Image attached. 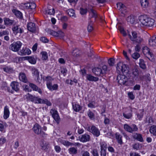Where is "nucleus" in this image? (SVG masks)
I'll use <instances>...</instances> for the list:
<instances>
[{"instance_id": "6e6552de", "label": "nucleus", "mask_w": 156, "mask_h": 156, "mask_svg": "<svg viewBox=\"0 0 156 156\" xmlns=\"http://www.w3.org/2000/svg\"><path fill=\"white\" fill-rule=\"evenodd\" d=\"M22 44V43L19 41L14 42L10 45L9 48L14 51H18L21 47Z\"/></svg>"}, {"instance_id": "680f3d73", "label": "nucleus", "mask_w": 156, "mask_h": 156, "mask_svg": "<svg viewBox=\"0 0 156 156\" xmlns=\"http://www.w3.org/2000/svg\"><path fill=\"white\" fill-rule=\"evenodd\" d=\"M67 70L66 68H63L61 69V73H62L64 76H65L67 73Z\"/></svg>"}, {"instance_id": "f257e3e1", "label": "nucleus", "mask_w": 156, "mask_h": 156, "mask_svg": "<svg viewBox=\"0 0 156 156\" xmlns=\"http://www.w3.org/2000/svg\"><path fill=\"white\" fill-rule=\"evenodd\" d=\"M139 20L140 25L144 26L151 27L154 23V20L147 15H141L139 16Z\"/></svg>"}, {"instance_id": "f3484780", "label": "nucleus", "mask_w": 156, "mask_h": 156, "mask_svg": "<svg viewBox=\"0 0 156 156\" xmlns=\"http://www.w3.org/2000/svg\"><path fill=\"white\" fill-rule=\"evenodd\" d=\"M80 140L83 142H85L90 140V136L88 134H85L82 135L81 137H79Z\"/></svg>"}, {"instance_id": "49530a36", "label": "nucleus", "mask_w": 156, "mask_h": 156, "mask_svg": "<svg viewBox=\"0 0 156 156\" xmlns=\"http://www.w3.org/2000/svg\"><path fill=\"white\" fill-rule=\"evenodd\" d=\"M49 144V143L48 142L45 141L43 142L42 144L41 145V147L44 150L48 149Z\"/></svg>"}, {"instance_id": "4d7b16f0", "label": "nucleus", "mask_w": 156, "mask_h": 156, "mask_svg": "<svg viewBox=\"0 0 156 156\" xmlns=\"http://www.w3.org/2000/svg\"><path fill=\"white\" fill-rule=\"evenodd\" d=\"M132 56L134 59H137L140 57V55L137 52H135L133 54Z\"/></svg>"}, {"instance_id": "864d4df0", "label": "nucleus", "mask_w": 156, "mask_h": 156, "mask_svg": "<svg viewBox=\"0 0 156 156\" xmlns=\"http://www.w3.org/2000/svg\"><path fill=\"white\" fill-rule=\"evenodd\" d=\"M107 145L105 142H102L101 144V150H106Z\"/></svg>"}, {"instance_id": "20e7f679", "label": "nucleus", "mask_w": 156, "mask_h": 156, "mask_svg": "<svg viewBox=\"0 0 156 156\" xmlns=\"http://www.w3.org/2000/svg\"><path fill=\"white\" fill-rule=\"evenodd\" d=\"M118 83L120 85H128V78L125 75L122 74L119 75L117 78Z\"/></svg>"}, {"instance_id": "0e129e2a", "label": "nucleus", "mask_w": 156, "mask_h": 156, "mask_svg": "<svg viewBox=\"0 0 156 156\" xmlns=\"http://www.w3.org/2000/svg\"><path fill=\"white\" fill-rule=\"evenodd\" d=\"M133 149L138 150L140 148V145L139 143H136L133 145Z\"/></svg>"}, {"instance_id": "ddd939ff", "label": "nucleus", "mask_w": 156, "mask_h": 156, "mask_svg": "<svg viewBox=\"0 0 156 156\" xmlns=\"http://www.w3.org/2000/svg\"><path fill=\"white\" fill-rule=\"evenodd\" d=\"M23 6L25 9H32L35 8L36 5L34 3L30 2L24 4Z\"/></svg>"}, {"instance_id": "e433bc0d", "label": "nucleus", "mask_w": 156, "mask_h": 156, "mask_svg": "<svg viewBox=\"0 0 156 156\" xmlns=\"http://www.w3.org/2000/svg\"><path fill=\"white\" fill-rule=\"evenodd\" d=\"M150 133L154 136H156V126H151L149 130Z\"/></svg>"}, {"instance_id": "393cba45", "label": "nucleus", "mask_w": 156, "mask_h": 156, "mask_svg": "<svg viewBox=\"0 0 156 156\" xmlns=\"http://www.w3.org/2000/svg\"><path fill=\"white\" fill-rule=\"evenodd\" d=\"M59 140L62 144L67 147H68L69 146H72L74 145L73 144L70 142L68 141L65 140L61 139H60Z\"/></svg>"}, {"instance_id": "cd10ccee", "label": "nucleus", "mask_w": 156, "mask_h": 156, "mask_svg": "<svg viewBox=\"0 0 156 156\" xmlns=\"http://www.w3.org/2000/svg\"><path fill=\"white\" fill-rule=\"evenodd\" d=\"M92 71L94 74L97 76H101L102 74L101 69L98 67H95L92 69Z\"/></svg>"}, {"instance_id": "69168bd1", "label": "nucleus", "mask_w": 156, "mask_h": 156, "mask_svg": "<svg viewBox=\"0 0 156 156\" xmlns=\"http://www.w3.org/2000/svg\"><path fill=\"white\" fill-rule=\"evenodd\" d=\"M9 34V32L8 30H4L1 33H0V36H2L3 35H8Z\"/></svg>"}, {"instance_id": "72a5a7b5", "label": "nucleus", "mask_w": 156, "mask_h": 156, "mask_svg": "<svg viewBox=\"0 0 156 156\" xmlns=\"http://www.w3.org/2000/svg\"><path fill=\"white\" fill-rule=\"evenodd\" d=\"M73 108L74 111L76 112H79L82 109V107L77 104H73Z\"/></svg>"}, {"instance_id": "09e8293b", "label": "nucleus", "mask_w": 156, "mask_h": 156, "mask_svg": "<svg viewBox=\"0 0 156 156\" xmlns=\"http://www.w3.org/2000/svg\"><path fill=\"white\" fill-rule=\"evenodd\" d=\"M108 63L110 66H112L115 63V59L113 58H111L108 61Z\"/></svg>"}, {"instance_id": "b1692460", "label": "nucleus", "mask_w": 156, "mask_h": 156, "mask_svg": "<svg viewBox=\"0 0 156 156\" xmlns=\"http://www.w3.org/2000/svg\"><path fill=\"white\" fill-rule=\"evenodd\" d=\"M9 111L8 106H5L4 108L3 117L5 119H7L9 116Z\"/></svg>"}, {"instance_id": "9d476101", "label": "nucleus", "mask_w": 156, "mask_h": 156, "mask_svg": "<svg viewBox=\"0 0 156 156\" xmlns=\"http://www.w3.org/2000/svg\"><path fill=\"white\" fill-rule=\"evenodd\" d=\"M116 68L117 71L119 73L121 72L123 73L127 70L126 65L121 62L118 63Z\"/></svg>"}, {"instance_id": "1a4fd4ad", "label": "nucleus", "mask_w": 156, "mask_h": 156, "mask_svg": "<svg viewBox=\"0 0 156 156\" xmlns=\"http://www.w3.org/2000/svg\"><path fill=\"white\" fill-rule=\"evenodd\" d=\"M51 77L49 76L46 77V79L48 81L47 83V87L50 90L52 91L54 90H56L58 88V85L56 84H54L53 85H52L50 81H48L49 80H51Z\"/></svg>"}, {"instance_id": "8fccbe9b", "label": "nucleus", "mask_w": 156, "mask_h": 156, "mask_svg": "<svg viewBox=\"0 0 156 156\" xmlns=\"http://www.w3.org/2000/svg\"><path fill=\"white\" fill-rule=\"evenodd\" d=\"M81 156H90L89 152L86 151H82L81 152Z\"/></svg>"}, {"instance_id": "58836bf2", "label": "nucleus", "mask_w": 156, "mask_h": 156, "mask_svg": "<svg viewBox=\"0 0 156 156\" xmlns=\"http://www.w3.org/2000/svg\"><path fill=\"white\" fill-rule=\"evenodd\" d=\"M93 29V23L90 20L89 21L88 23V25L87 27V30L89 32L91 31Z\"/></svg>"}, {"instance_id": "de8ad7c7", "label": "nucleus", "mask_w": 156, "mask_h": 156, "mask_svg": "<svg viewBox=\"0 0 156 156\" xmlns=\"http://www.w3.org/2000/svg\"><path fill=\"white\" fill-rule=\"evenodd\" d=\"M6 124L5 122L0 123V131L1 132L5 131V126Z\"/></svg>"}, {"instance_id": "c9c22d12", "label": "nucleus", "mask_w": 156, "mask_h": 156, "mask_svg": "<svg viewBox=\"0 0 156 156\" xmlns=\"http://www.w3.org/2000/svg\"><path fill=\"white\" fill-rule=\"evenodd\" d=\"M46 13L50 15H54L55 12L53 8H50L48 7L45 11Z\"/></svg>"}, {"instance_id": "2eb2a0df", "label": "nucleus", "mask_w": 156, "mask_h": 156, "mask_svg": "<svg viewBox=\"0 0 156 156\" xmlns=\"http://www.w3.org/2000/svg\"><path fill=\"white\" fill-rule=\"evenodd\" d=\"M116 5L117 8L122 12V13H124L126 12V7L122 3H118Z\"/></svg>"}, {"instance_id": "9b49d317", "label": "nucleus", "mask_w": 156, "mask_h": 156, "mask_svg": "<svg viewBox=\"0 0 156 156\" xmlns=\"http://www.w3.org/2000/svg\"><path fill=\"white\" fill-rule=\"evenodd\" d=\"M50 112L53 119L57 123H58L60 120V117L57 111L55 109H52L51 110Z\"/></svg>"}, {"instance_id": "ea45409f", "label": "nucleus", "mask_w": 156, "mask_h": 156, "mask_svg": "<svg viewBox=\"0 0 156 156\" xmlns=\"http://www.w3.org/2000/svg\"><path fill=\"white\" fill-rule=\"evenodd\" d=\"M28 60L30 63L32 64H34L36 62V59L34 57H28Z\"/></svg>"}, {"instance_id": "c756f323", "label": "nucleus", "mask_w": 156, "mask_h": 156, "mask_svg": "<svg viewBox=\"0 0 156 156\" xmlns=\"http://www.w3.org/2000/svg\"><path fill=\"white\" fill-rule=\"evenodd\" d=\"M69 153L73 156V155L76 154H77V149L74 147H71L68 149Z\"/></svg>"}, {"instance_id": "7ed1b4c3", "label": "nucleus", "mask_w": 156, "mask_h": 156, "mask_svg": "<svg viewBox=\"0 0 156 156\" xmlns=\"http://www.w3.org/2000/svg\"><path fill=\"white\" fill-rule=\"evenodd\" d=\"M132 36L130 34H129L128 36L130 40L134 43L140 44L143 41V38L140 36H138L136 32H132Z\"/></svg>"}, {"instance_id": "aec40b11", "label": "nucleus", "mask_w": 156, "mask_h": 156, "mask_svg": "<svg viewBox=\"0 0 156 156\" xmlns=\"http://www.w3.org/2000/svg\"><path fill=\"white\" fill-rule=\"evenodd\" d=\"M129 112L128 113L127 111H126L123 113V116L126 119H130L132 116V108L131 107H129Z\"/></svg>"}, {"instance_id": "dca6fc26", "label": "nucleus", "mask_w": 156, "mask_h": 156, "mask_svg": "<svg viewBox=\"0 0 156 156\" xmlns=\"http://www.w3.org/2000/svg\"><path fill=\"white\" fill-rule=\"evenodd\" d=\"M28 30L32 32H34L36 30V27L35 24L32 22L28 23L27 25Z\"/></svg>"}, {"instance_id": "39448f33", "label": "nucleus", "mask_w": 156, "mask_h": 156, "mask_svg": "<svg viewBox=\"0 0 156 156\" xmlns=\"http://www.w3.org/2000/svg\"><path fill=\"white\" fill-rule=\"evenodd\" d=\"M123 127L126 131L131 133L136 132L138 129L135 124H132L130 126L127 124H125L124 125Z\"/></svg>"}, {"instance_id": "bf43d9fd", "label": "nucleus", "mask_w": 156, "mask_h": 156, "mask_svg": "<svg viewBox=\"0 0 156 156\" xmlns=\"http://www.w3.org/2000/svg\"><path fill=\"white\" fill-rule=\"evenodd\" d=\"M42 104H45L48 106H50L51 105V102L46 99H43Z\"/></svg>"}, {"instance_id": "79ce46f5", "label": "nucleus", "mask_w": 156, "mask_h": 156, "mask_svg": "<svg viewBox=\"0 0 156 156\" xmlns=\"http://www.w3.org/2000/svg\"><path fill=\"white\" fill-rule=\"evenodd\" d=\"M67 13L70 16L75 17L74 11L72 9H70L67 11Z\"/></svg>"}, {"instance_id": "7c9ffc66", "label": "nucleus", "mask_w": 156, "mask_h": 156, "mask_svg": "<svg viewBox=\"0 0 156 156\" xmlns=\"http://www.w3.org/2000/svg\"><path fill=\"white\" fill-rule=\"evenodd\" d=\"M116 138L117 140L118 143L120 145H122L123 144L122 140V136L120 134L118 133L115 134Z\"/></svg>"}, {"instance_id": "37998d69", "label": "nucleus", "mask_w": 156, "mask_h": 156, "mask_svg": "<svg viewBox=\"0 0 156 156\" xmlns=\"http://www.w3.org/2000/svg\"><path fill=\"white\" fill-rule=\"evenodd\" d=\"M72 55L75 57H77L79 56L80 54V51L77 49H75L72 51Z\"/></svg>"}, {"instance_id": "f8f14e48", "label": "nucleus", "mask_w": 156, "mask_h": 156, "mask_svg": "<svg viewBox=\"0 0 156 156\" xmlns=\"http://www.w3.org/2000/svg\"><path fill=\"white\" fill-rule=\"evenodd\" d=\"M143 51L144 54L148 55L152 58L151 59H150V58L148 57L150 60L152 61H153L154 59L153 58V55L150 52V50L148 47L147 46L144 47L143 48Z\"/></svg>"}, {"instance_id": "f03ea898", "label": "nucleus", "mask_w": 156, "mask_h": 156, "mask_svg": "<svg viewBox=\"0 0 156 156\" xmlns=\"http://www.w3.org/2000/svg\"><path fill=\"white\" fill-rule=\"evenodd\" d=\"M130 76L133 80L139 81L143 80V76L140 74L138 69L136 67L130 71Z\"/></svg>"}, {"instance_id": "0eeeda50", "label": "nucleus", "mask_w": 156, "mask_h": 156, "mask_svg": "<svg viewBox=\"0 0 156 156\" xmlns=\"http://www.w3.org/2000/svg\"><path fill=\"white\" fill-rule=\"evenodd\" d=\"M86 129L89 132L91 133L96 137L100 135V131L98 128L94 126H88L86 127Z\"/></svg>"}, {"instance_id": "6e6d98bb", "label": "nucleus", "mask_w": 156, "mask_h": 156, "mask_svg": "<svg viewBox=\"0 0 156 156\" xmlns=\"http://www.w3.org/2000/svg\"><path fill=\"white\" fill-rule=\"evenodd\" d=\"M87 115L90 119H92L94 118V113L89 110L87 112Z\"/></svg>"}, {"instance_id": "473e14b6", "label": "nucleus", "mask_w": 156, "mask_h": 156, "mask_svg": "<svg viewBox=\"0 0 156 156\" xmlns=\"http://www.w3.org/2000/svg\"><path fill=\"white\" fill-rule=\"evenodd\" d=\"M12 11L17 17L20 19H22V14L20 12L15 9H13Z\"/></svg>"}, {"instance_id": "5fc2aeb1", "label": "nucleus", "mask_w": 156, "mask_h": 156, "mask_svg": "<svg viewBox=\"0 0 156 156\" xmlns=\"http://www.w3.org/2000/svg\"><path fill=\"white\" fill-rule=\"evenodd\" d=\"M101 69L102 74H104L107 71V66L105 65H104L102 66V69Z\"/></svg>"}, {"instance_id": "5701e85b", "label": "nucleus", "mask_w": 156, "mask_h": 156, "mask_svg": "<svg viewBox=\"0 0 156 156\" xmlns=\"http://www.w3.org/2000/svg\"><path fill=\"white\" fill-rule=\"evenodd\" d=\"M30 87L33 90L37 91L40 94H42V91L41 89L39 88L37 86L33 83H30L29 85Z\"/></svg>"}, {"instance_id": "e2e57ef3", "label": "nucleus", "mask_w": 156, "mask_h": 156, "mask_svg": "<svg viewBox=\"0 0 156 156\" xmlns=\"http://www.w3.org/2000/svg\"><path fill=\"white\" fill-rule=\"evenodd\" d=\"M128 97L131 100H133L135 98V96L132 92L128 93Z\"/></svg>"}, {"instance_id": "4468645a", "label": "nucleus", "mask_w": 156, "mask_h": 156, "mask_svg": "<svg viewBox=\"0 0 156 156\" xmlns=\"http://www.w3.org/2000/svg\"><path fill=\"white\" fill-rule=\"evenodd\" d=\"M31 53V51L28 48H23L22 49L18 52V54L20 55H29Z\"/></svg>"}, {"instance_id": "2f4dec72", "label": "nucleus", "mask_w": 156, "mask_h": 156, "mask_svg": "<svg viewBox=\"0 0 156 156\" xmlns=\"http://www.w3.org/2000/svg\"><path fill=\"white\" fill-rule=\"evenodd\" d=\"M86 78L87 80L90 81H97L98 80V77H94L90 74H87Z\"/></svg>"}, {"instance_id": "a18cd8bd", "label": "nucleus", "mask_w": 156, "mask_h": 156, "mask_svg": "<svg viewBox=\"0 0 156 156\" xmlns=\"http://www.w3.org/2000/svg\"><path fill=\"white\" fill-rule=\"evenodd\" d=\"M43 101V99L39 98L38 97H36L34 102L35 103L42 104Z\"/></svg>"}, {"instance_id": "423d86ee", "label": "nucleus", "mask_w": 156, "mask_h": 156, "mask_svg": "<svg viewBox=\"0 0 156 156\" xmlns=\"http://www.w3.org/2000/svg\"><path fill=\"white\" fill-rule=\"evenodd\" d=\"M24 27L20 25L14 24L12 28L13 33L15 35L18 33L21 34L24 32Z\"/></svg>"}, {"instance_id": "a878e982", "label": "nucleus", "mask_w": 156, "mask_h": 156, "mask_svg": "<svg viewBox=\"0 0 156 156\" xmlns=\"http://www.w3.org/2000/svg\"><path fill=\"white\" fill-rule=\"evenodd\" d=\"M4 24L5 25H11L14 24V21L10 19L9 18H4L3 19Z\"/></svg>"}, {"instance_id": "c03bdc74", "label": "nucleus", "mask_w": 156, "mask_h": 156, "mask_svg": "<svg viewBox=\"0 0 156 156\" xmlns=\"http://www.w3.org/2000/svg\"><path fill=\"white\" fill-rule=\"evenodd\" d=\"M42 55V58L43 60H46L48 58V56L47 52L46 51H43L41 52Z\"/></svg>"}, {"instance_id": "4be33fe9", "label": "nucleus", "mask_w": 156, "mask_h": 156, "mask_svg": "<svg viewBox=\"0 0 156 156\" xmlns=\"http://www.w3.org/2000/svg\"><path fill=\"white\" fill-rule=\"evenodd\" d=\"M149 43L151 46H156V35L153 36L149 39Z\"/></svg>"}, {"instance_id": "bb28decb", "label": "nucleus", "mask_w": 156, "mask_h": 156, "mask_svg": "<svg viewBox=\"0 0 156 156\" xmlns=\"http://www.w3.org/2000/svg\"><path fill=\"white\" fill-rule=\"evenodd\" d=\"M89 16L90 18H94L95 20L98 17L97 13L95 10L91 9L89 12Z\"/></svg>"}, {"instance_id": "603ef678", "label": "nucleus", "mask_w": 156, "mask_h": 156, "mask_svg": "<svg viewBox=\"0 0 156 156\" xmlns=\"http://www.w3.org/2000/svg\"><path fill=\"white\" fill-rule=\"evenodd\" d=\"M91 153L93 156H99L98 151L96 149H93L91 151Z\"/></svg>"}, {"instance_id": "4c0bfd02", "label": "nucleus", "mask_w": 156, "mask_h": 156, "mask_svg": "<svg viewBox=\"0 0 156 156\" xmlns=\"http://www.w3.org/2000/svg\"><path fill=\"white\" fill-rule=\"evenodd\" d=\"M126 20L128 23L133 24L135 22V18L133 16H130L127 17Z\"/></svg>"}, {"instance_id": "6ab92c4d", "label": "nucleus", "mask_w": 156, "mask_h": 156, "mask_svg": "<svg viewBox=\"0 0 156 156\" xmlns=\"http://www.w3.org/2000/svg\"><path fill=\"white\" fill-rule=\"evenodd\" d=\"M10 86L13 90L16 92L19 91V85L18 82L13 81L11 83Z\"/></svg>"}, {"instance_id": "13d9d810", "label": "nucleus", "mask_w": 156, "mask_h": 156, "mask_svg": "<svg viewBox=\"0 0 156 156\" xmlns=\"http://www.w3.org/2000/svg\"><path fill=\"white\" fill-rule=\"evenodd\" d=\"M118 29L120 31L121 33L124 36H126V32L122 27H119L118 28Z\"/></svg>"}, {"instance_id": "a211bd4d", "label": "nucleus", "mask_w": 156, "mask_h": 156, "mask_svg": "<svg viewBox=\"0 0 156 156\" xmlns=\"http://www.w3.org/2000/svg\"><path fill=\"white\" fill-rule=\"evenodd\" d=\"M33 129L35 134L39 135L41 129V126L38 124L36 123L34 126Z\"/></svg>"}, {"instance_id": "3c124183", "label": "nucleus", "mask_w": 156, "mask_h": 156, "mask_svg": "<svg viewBox=\"0 0 156 156\" xmlns=\"http://www.w3.org/2000/svg\"><path fill=\"white\" fill-rule=\"evenodd\" d=\"M32 71L34 76H35L39 74V72L37 69L35 68H32Z\"/></svg>"}, {"instance_id": "412c9836", "label": "nucleus", "mask_w": 156, "mask_h": 156, "mask_svg": "<svg viewBox=\"0 0 156 156\" xmlns=\"http://www.w3.org/2000/svg\"><path fill=\"white\" fill-rule=\"evenodd\" d=\"M132 136L134 139L138 141L141 142H143L144 141V140L142 137V135L140 133H134L132 135Z\"/></svg>"}, {"instance_id": "774afa93", "label": "nucleus", "mask_w": 156, "mask_h": 156, "mask_svg": "<svg viewBox=\"0 0 156 156\" xmlns=\"http://www.w3.org/2000/svg\"><path fill=\"white\" fill-rule=\"evenodd\" d=\"M100 155H101V156H106V150H101Z\"/></svg>"}, {"instance_id": "a19ab883", "label": "nucleus", "mask_w": 156, "mask_h": 156, "mask_svg": "<svg viewBox=\"0 0 156 156\" xmlns=\"http://www.w3.org/2000/svg\"><path fill=\"white\" fill-rule=\"evenodd\" d=\"M139 65L140 67L142 69H144L146 68L144 61L143 59H140V60Z\"/></svg>"}, {"instance_id": "f704fd0d", "label": "nucleus", "mask_w": 156, "mask_h": 156, "mask_svg": "<svg viewBox=\"0 0 156 156\" xmlns=\"http://www.w3.org/2000/svg\"><path fill=\"white\" fill-rule=\"evenodd\" d=\"M141 6L143 8H147L149 5L148 0H140Z\"/></svg>"}, {"instance_id": "c85d7f7f", "label": "nucleus", "mask_w": 156, "mask_h": 156, "mask_svg": "<svg viewBox=\"0 0 156 156\" xmlns=\"http://www.w3.org/2000/svg\"><path fill=\"white\" fill-rule=\"evenodd\" d=\"M19 78L20 81L24 83H27V81L26 75L23 73H20L19 74Z\"/></svg>"}, {"instance_id": "052dcab7", "label": "nucleus", "mask_w": 156, "mask_h": 156, "mask_svg": "<svg viewBox=\"0 0 156 156\" xmlns=\"http://www.w3.org/2000/svg\"><path fill=\"white\" fill-rule=\"evenodd\" d=\"M35 97L36 96H33L31 94H28L27 96V98H28L29 100H30L31 101L33 102L34 101V99Z\"/></svg>"}, {"instance_id": "338daca9", "label": "nucleus", "mask_w": 156, "mask_h": 156, "mask_svg": "<svg viewBox=\"0 0 156 156\" xmlns=\"http://www.w3.org/2000/svg\"><path fill=\"white\" fill-rule=\"evenodd\" d=\"M87 12V9H84L82 8L80 9V13L81 15H84L86 14Z\"/></svg>"}]
</instances>
